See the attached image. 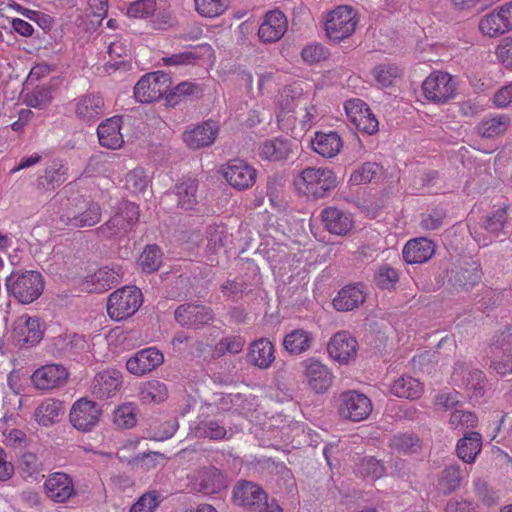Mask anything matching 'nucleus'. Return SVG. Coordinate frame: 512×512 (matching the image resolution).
Segmentation results:
<instances>
[{"mask_svg": "<svg viewBox=\"0 0 512 512\" xmlns=\"http://www.w3.org/2000/svg\"><path fill=\"white\" fill-rule=\"evenodd\" d=\"M44 287L42 274L34 270L12 271L5 279L8 296L24 305L36 301L42 295Z\"/></svg>", "mask_w": 512, "mask_h": 512, "instance_id": "nucleus-1", "label": "nucleus"}, {"mask_svg": "<svg viewBox=\"0 0 512 512\" xmlns=\"http://www.w3.org/2000/svg\"><path fill=\"white\" fill-rule=\"evenodd\" d=\"M139 216V206L133 202H125L106 222L97 227L94 233L104 240H123L133 230Z\"/></svg>", "mask_w": 512, "mask_h": 512, "instance_id": "nucleus-2", "label": "nucleus"}, {"mask_svg": "<svg viewBox=\"0 0 512 512\" xmlns=\"http://www.w3.org/2000/svg\"><path fill=\"white\" fill-rule=\"evenodd\" d=\"M298 189L309 197H325L338 185L336 174L329 168L307 167L296 180Z\"/></svg>", "mask_w": 512, "mask_h": 512, "instance_id": "nucleus-3", "label": "nucleus"}, {"mask_svg": "<svg viewBox=\"0 0 512 512\" xmlns=\"http://www.w3.org/2000/svg\"><path fill=\"white\" fill-rule=\"evenodd\" d=\"M143 302L142 292L135 286H126L108 297L107 312L111 319L120 321L134 315Z\"/></svg>", "mask_w": 512, "mask_h": 512, "instance_id": "nucleus-4", "label": "nucleus"}, {"mask_svg": "<svg viewBox=\"0 0 512 512\" xmlns=\"http://www.w3.org/2000/svg\"><path fill=\"white\" fill-rule=\"evenodd\" d=\"M172 86L171 77L162 71L146 74L134 87V97L140 103H151L165 97Z\"/></svg>", "mask_w": 512, "mask_h": 512, "instance_id": "nucleus-5", "label": "nucleus"}, {"mask_svg": "<svg viewBox=\"0 0 512 512\" xmlns=\"http://www.w3.org/2000/svg\"><path fill=\"white\" fill-rule=\"evenodd\" d=\"M349 6H338L329 13L325 23L326 35L333 43H340L350 37L356 30L357 20Z\"/></svg>", "mask_w": 512, "mask_h": 512, "instance_id": "nucleus-6", "label": "nucleus"}, {"mask_svg": "<svg viewBox=\"0 0 512 512\" xmlns=\"http://www.w3.org/2000/svg\"><path fill=\"white\" fill-rule=\"evenodd\" d=\"M175 321L184 328L199 330L211 325L215 320L214 310L197 302L179 305L174 311Z\"/></svg>", "mask_w": 512, "mask_h": 512, "instance_id": "nucleus-7", "label": "nucleus"}, {"mask_svg": "<svg viewBox=\"0 0 512 512\" xmlns=\"http://www.w3.org/2000/svg\"><path fill=\"white\" fill-rule=\"evenodd\" d=\"M371 411L372 403L366 395L354 390L340 394L338 412L344 419L360 422L365 420Z\"/></svg>", "mask_w": 512, "mask_h": 512, "instance_id": "nucleus-8", "label": "nucleus"}, {"mask_svg": "<svg viewBox=\"0 0 512 512\" xmlns=\"http://www.w3.org/2000/svg\"><path fill=\"white\" fill-rule=\"evenodd\" d=\"M422 90L426 99L442 104L455 96L456 83L448 73H433L424 80Z\"/></svg>", "mask_w": 512, "mask_h": 512, "instance_id": "nucleus-9", "label": "nucleus"}, {"mask_svg": "<svg viewBox=\"0 0 512 512\" xmlns=\"http://www.w3.org/2000/svg\"><path fill=\"white\" fill-rule=\"evenodd\" d=\"M232 499L237 506L251 512H261L268 500V495L260 485L243 480L234 486Z\"/></svg>", "mask_w": 512, "mask_h": 512, "instance_id": "nucleus-10", "label": "nucleus"}, {"mask_svg": "<svg viewBox=\"0 0 512 512\" xmlns=\"http://www.w3.org/2000/svg\"><path fill=\"white\" fill-rule=\"evenodd\" d=\"M102 410L87 397L77 400L70 410V422L79 431H91L99 422Z\"/></svg>", "mask_w": 512, "mask_h": 512, "instance_id": "nucleus-11", "label": "nucleus"}, {"mask_svg": "<svg viewBox=\"0 0 512 512\" xmlns=\"http://www.w3.org/2000/svg\"><path fill=\"white\" fill-rule=\"evenodd\" d=\"M482 275L481 265L478 262H466L464 265L451 269L448 284L457 293L469 292L479 284Z\"/></svg>", "mask_w": 512, "mask_h": 512, "instance_id": "nucleus-12", "label": "nucleus"}, {"mask_svg": "<svg viewBox=\"0 0 512 512\" xmlns=\"http://www.w3.org/2000/svg\"><path fill=\"white\" fill-rule=\"evenodd\" d=\"M345 111L348 120L358 131L368 135L375 134L379 129V123L370 108L360 99L348 100L345 103Z\"/></svg>", "mask_w": 512, "mask_h": 512, "instance_id": "nucleus-13", "label": "nucleus"}, {"mask_svg": "<svg viewBox=\"0 0 512 512\" xmlns=\"http://www.w3.org/2000/svg\"><path fill=\"white\" fill-rule=\"evenodd\" d=\"M12 338L20 347L39 343L43 338L39 318L27 314L19 316L13 323Z\"/></svg>", "mask_w": 512, "mask_h": 512, "instance_id": "nucleus-14", "label": "nucleus"}, {"mask_svg": "<svg viewBox=\"0 0 512 512\" xmlns=\"http://www.w3.org/2000/svg\"><path fill=\"white\" fill-rule=\"evenodd\" d=\"M46 496L55 503H65L76 495L72 478L63 472L48 475L44 482Z\"/></svg>", "mask_w": 512, "mask_h": 512, "instance_id": "nucleus-15", "label": "nucleus"}, {"mask_svg": "<svg viewBox=\"0 0 512 512\" xmlns=\"http://www.w3.org/2000/svg\"><path fill=\"white\" fill-rule=\"evenodd\" d=\"M223 177L235 189L245 190L256 181V170L240 159H233L223 168Z\"/></svg>", "mask_w": 512, "mask_h": 512, "instance_id": "nucleus-16", "label": "nucleus"}, {"mask_svg": "<svg viewBox=\"0 0 512 512\" xmlns=\"http://www.w3.org/2000/svg\"><path fill=\"white\" fill-rule=\"evenodd\" d=\"M122 374L115 369H107L98 372L90 386L91 394L98 399L114 397L122 387Z\"/></svg>", "mask_w": 512, "mask_h": 512, "instance_id": "nucleus-17", "label": "nucleus"}, {"mask_svg": "<svg viewBox=\"0 0 512 512\" xmlns=\"http://www.w3.org/2000/svg\"><path fill=\"white\" fill-rule=\"evenodd\" d=\"M68 378L67 369L60 364H47L36 369L31 381L38 390H51L64 385Z\"/></svg>", "mask_w": 512, "mask_h": 512, "instance_id": "nucleus-18", "label": "nucleus"}, {"mask_svg": "<svg viewBox=\"0 0 512 512\" xmlns=\"http://www.w3.org/2000/svg\"><path fill=\"white\" fill-rule=\"evenodd\" d=\"M102 207L96 201L84 202L78 211H67L62 221L74 228L93 227L101 221Z\"/></svg>", "mask_w": 512, "mask_h": 512, "instance_id": "nucleus-19", "label": "nucleus"}, {"mask_svg": "<svg viewBox=\"0 0 512 512\" xmlns=\"http://www.w3.org/2000/svg\"><path fill=\"white\" fill-rule=\"evenodd\" d=\"M219 133V126L213 120H207L195 128L183 133V141L193 150L211 146Z\"/></svg>", "mask_w": 512, "mask_h": 512, "instance_id": "nucleus-20", "label": "nucleus"}, {"mask_svg": "<svg viewBox=\"0 0 512 512\" xmlns=\"http://www.w3.org/2000/svg\"><path fill=\"white\" fill-rule=\"evenodd\" d=\"M286 16L280 10L266 13L265 19L258 29V36L264 43H274L280 40L287 31Z\"/></svg>", "mask_w": 512, "mask_h": 512, "instance_id": "nucleus-21", "label": "nucleus"}, {"mask_svg": "<svg viewBox=\"0 0 512 512\" xmlns=\"http://www.w3.org/2000/svg\"><path fill=\"white\" fill-rule=\"evenodd\" d=\"M164 361L163 354L156 348L150 347L138 351L126 362L127 370L134 375H143L151 372Z\"/></svg>", "mask_w": 512, "mask_h": 512, "instance_id": "nucleus-22", "label": "nucleus"}, {"mask_svg": "<svg viewBox=\"0 0 512 512\" xmlns=\"http://www.w3.org/2000/svg\"><path fill=\"white\" fill-rule=\"evenodd\" d=\"M357 340L347 331L336 333L328 343L329 355L339 363H347L357 353Z\"/></svg>", "mask_w": 512, "mask_h": 512, "instance_id": "nucleus-23", "label": "nucleus"}, {"mask_svg": "<svg viewBox=\"0 0 512 512\" xmlns=\"http://www.w3.org/2000/svg\"><path fill=\"white\" fill-rule=\"evenodd\" d=\"M309 386L316 393H324L332 384V373L320 361L310 358L303 362Z\"/></svg>", "mask_w": 512, "mask_h": 512, "instance_id": "nucleus-24", "label": "nucleus"}, {"mask_svg": "<svg viewBox=\"0 0 512 512\" xmlns=\"http://www.w3.org/2000/svg\"><path fill=\"white\" fill-rule=\"evenodd\" d=\"M197 490L205 495L220 493L228 486L227 477L215 467L201 469L197 477Z\"/></svg>", "mask_w": 512, "mask_h": 512, "instance_id": "nucleus-25", "label": "nucleus"}, {"mask_svg": "<svg viewBox=\"0 0 512 512\" xmlns=\"http://www.w3.org/2000/svg\"><path fill=\"white\" fill-rule=\"evenodd\" d=\"M321 219L324 227L331 233L339 236L346 235L353 226L351 216L336 208L327 207L321 212Z\"/></svg>", "mask_w": 512, "mask_h": 512, "instance_id": "nucleus-26", "label": "nucleus"}, {"mask_svg": "<svg viewBox=\"0 0 512 512\" xmlns=\"http://www.w3.org/2000/svg\"><path fill=\"white\" fill-rule=\"evenodd\" d=\"M435 252L434 243L426 237L409 240L403 248V258L409 264L428 261Z\"/></svg>", "mask_w": 512, "mask_h": 512, "instance_id": "nucleus-27", "label": "nucleus"}, {"mask_svg": "<svg viewBox=\"0 0 512 512\" xmlns=\"http://www.w3.org/2000/svg\"><path fill=\"white\" fill-rule=\"evenodd\" d=\"M122 118L114 116L103 121L97 128V135L101 146L108 149L121 148L124 140L120 132Z\"/></svg>", "mask_w": 512, "mask_h": 512, "instance_id": "nucleus-28", "label": "nucleus"}, {"mask_svg": "<svg viewBox=\"0 0 512 512\" xmlns=\"http://www.w3.org/2000/svg\"><path fill=\"white\" fill-rule=\"evenodd\" d=\"M76 115L85 121H96L105 115L104 99L99 94H86L76 104Z\"/></svg>", "mask_w": 512, "mask_h": 512, "instance_id": "nucleus-29", "label": "nucleus"}, {"mask_svg": "<svg viewBox=\"0 0 512 512\" xmlns=\"http://www.w3.org/2000/svg\"><path fill=\"white\" fill-rule=\"evenodd\" d=\"M248 358L252 365L266 369L275 360L274 345L267 338L257 339L249 347Z\"/></svg>", "mask_w": 512, "mask_h": 512, "instance_id": "nucleus-30", "label": "nucleus"}, {"mask_svg": "<svg viewBox=\"0 0 512 512\" xmlns=\"http://www.w3.org/2000/svg\"><path fill=\"white\" fill-rule=\"evenodd\" d=\"M365 301L363 285H347L342 288L336 298L333 299V305L338 311H351Z\"/></svg>", "mask_w": 512, "mask_h": 512, "instance_id": "nucleus-31", "label": "nucleus"}, {"mask_svg": "<svg viewBox=\"0 0 512 512\" xmlns=\"http://www.w3.org/2000/svg\"><path fill=\"white\" fill-rule=\"evenodd\" d=\"M311 143L313 150L324 158L335 157L343 147L342 139L336 132H317Z\"/></svg>", "mask_w": 512, "mask_h": 512, "instance_id": "nucleus-32", "label": "nucleus"}, {"mask_svg": "<svg viewBox=\"0 0 512 512\" xmlns=\"http://www.w3.org/2000/svg\"><path fill=\"white\" fill-rule=\"evenodd\" d=\"M67 168L60 162L54 161L44 170V174L37 178V189L51 192L60 187L67 179Z\"/></svg>", "mask_w": 512, "mask_h": 512, "instance_id": "nucleus-33", "label": "nucleus"}, {"mask_svg": "<svg viewBox=\"0 0 512 512\" xmlns=\"http://www.w3.org/2000/svg\"><path fill=\"white\" fill-rule=\"evenodd\" d=\"M314 336L311 332L299 328L285 335L283 347L290 355H300L311 349Z\"/></svg>", "mask_w": 512, "mask_h": 512, "instance_id": "nucleus-34", "label": "nucleus"}, {"mask_svg": "<svg viewBox=\"0 0 512 512\" xmlns=\"http://www.w3.org/2000/svg\"><path fill=\"white\" fill-rule=\"evenodd\" d=\"M511 125V118L506 114H498L484 118L476 127L479 136L491 139L503 135Z\"/></svg>", "mask_w": 512, "mask_h": 512, "instance_id": "nucleus-35", "label": "nucleus"}, {"mask_svg": "<svg viewBox=\"0 0 512 512\" xmlns=\"http://www.w3.org/2000/svg\"><path fill=\"white\" fill-rule=\"evenodd\" d=\"M482 448V436L475 431L467 432L458 440L456 446L457 456L465 463L471 464L475 461Z\"/></svg>", "mask_w": 512, "mask_h": 512, "instance_id": "nucleus-36", "label": "nucleus"}, {"mask_svg": "<svg viewBox=\"0 0 512 512\" xmlns=\"http://www.w3.org/2000/svg\"><path fill=\"white\" fill-rule=\"evenodd\" d=\"M463 479V471L459 464L448 465L439 474L438 490L443 495H450L460 488Z\"/></svg>", "mask_w": 512, "mask_h": 512, "instance_id": "nucleus-37", "label": "nucleus"}, {"mask_svg": "<svg viewBox=\"0 0 512 512\" xmlns=\"http://www.w3.org/2000/svg\"><path fill=\"white\" fill-rule=\"evenodd\" d=\"M290 152V142L280 138L267 140L259 148L262 159L274 162L287 159Z\"/></svg>", "mask_w": 512, "mask_h": 512, "instance_id": "nucleus-38", "label": "nucleus"}, {"mask_svg": "<svg viewBox=\"0 0 512 512\" xmlns=\"http://www.w3.org/2000/svg\"><path fill=\"white\" fill-rule=\"evenodd\" d=\"M191 433L197 438H208L215 441L228 439L225 426L213 419L201 420L191 427Z\"/></svg>", "mask_w": 512, "mask_h": 512, "instance_id": "nucleus-39", "label": "nucleus"}, {"mask_svg": "<svg viewBox=\"0 0 512 512\" xmlns=\"http://www.w3.org/2000/svg\"><path fill=\"white\" fill-rule=\"evenodd\" d=\"M391 392L400 398L417 399L421 396L422 385L411 376H402L394 381Z\"/></svg>", "mask_w": 512, "mask_h": 512, "instance_id": "nucleus-40", "label": "nucleus"}, {"mask_svg": "<svg viewBox=\"0 0 512 512\" xmlns=\"http://www.w3.org/2000/svg\"><path fill=\"white\" fill-rule=\"evenodd\" d=\"M62 412V403L54 399L43 401L35 410L36 421L42 426L54 424Z\"/></svg>", "mask_w": 512, "mask_h": 512, "instance_id": "nucleus-41", "label": "nucleus"}, {"mask_svg": "<svg viewBox=\"0 0 512 512\" xmlns=\"http://www.w3.org/2000/svg\"><path fill=\"white\" fill-rule=\"evenodd\" d=\"M402 74V69L394 63H382L372 70L375 81L381 87L393 86L397 79L402 77Z\"/></svg>", "mask_w": 512, "mask_h": 512, "instance_id": "nucleus-42", "label": "nucleus"}, {"mask_svg": "<svg viewBox=\"0 0 512 512\" xmlns=\"http://www.w3.org/2000/svg\"><path fill=\"white\" fill-rule=\"evenodd\" d=\"M197 181L194 179H186L177 184L174 189V194L177 197L178 206L188 210L193 207L197 202Z\"/></svg>", "mask_w": 512, "mask_h": 512, "instance_id": "nucleus-43", "label": "nucleus"}, {"mask_svg": "<svg viewBox=\"0 0 512 512\" xmlns=\"http://www.w3.org/2000/svg\"><path fill=\"white\" fill-rule=\"evenodd\" d=\"M22 98L27 106L44 109L52 101V86L49 84L36 86L31 91L23 92Z\"/></svg>", "mask_w": 512, "mask_h": 512, "instance_id": "nucleus-44", "label": "nucleus"}, {"mask_svg": "<svg viewBox=\"0 0 512 512\" xmlns=\"http://www.w3.org/2000/svg\"><path fill=\"white\" fill-rule=\"evenodd\" d=\"M162 256V251L158 245L149 244L142 251L138 259V265L143 272L154 273L159 270L162 264Z\"/></svg>", "mask_w": 512, "mask_h": 512, "instance_id": "nucleus-45", "label": "nucleus"}, {"mask_svg": "<svg viewBox=\"0 0 512 512\" xmlns=\"http://www.w3.org/2000/svg\"><path fill=\"white\" fill-rule=\"evenodd\" d=\"M390 447L404 454H414L421 450L422 442L414 433H398L391 438Z\"/></svg>", "mask_w": 512, "mask_h": 512, "instance_id": "nucleus-46", "label": "nucleus"}, {"mask_svg": "<svg viewBox=\"0 0 512 512\" xmlns=\"http://www.w3.org/2000/svg\"><path fill=\"white\" fill-rule=\"evenodd\" d=\"M479 29L484 35L489 37H497L510 31L507 25H505L503 18L496 10L481 18Z\"/></svg>", "mask_w": 512, "mask_h": 512, "instance_id": "nucleus-47", "label": "nucleus"}, {"mask_svg": "<svg viewBox=\"0 0 512 512\" xmlns=\"http://www.w3.org/2000/svg\"><path fill=\"white\" fill-rule=\"evenodd\" d=\"M108 53L111 61L108 63V69L129 70L131 67L130 51L120 42L111 43L108 47Z\"/></svg>", "mask_w": 512, "mask_h": 512, "instance_id": "nucleus-48", "label": "nucleus"}, {"mask_svg": "<svg viewBox=\"0 0 512 512\" xmlns=\"http://www.w3.org/2000/svg\"><path fill=\"white\" fill-rule=\"evenodd\" d=\"M383 174V167L376 162H365L354 171L350 177L353 184L370 183L378 181Z\"/></svg>", "mask_w": 512, "mask_h": 512, "instance_id": "nucleus-49", "label": "nucleus"}, {"mask_svg": "<svg viewBox=\"0 0 512 512\" xmlns=\"http://www.w3.org/2000/svg\"><path fill=\"white\" fill-rule=\"evenodd\" d=\"M137 423V410L133 404L120 405L113 412V424L119 429H130Z\"/></svg>", "mask_w": 512, "mask_h": 512, "instance_id": "nucleus-50", "label": "nucleus"}, {"mask_svg": "<svg viewBox=\"0 0 512 512\" xmlns=\"http://www.w3.org/2000/svg\"><path fill=\"white\" fill-rule=\"evenodd\" d=\"M168 390L164 383L158 380L149 381L140 391L143 402H163L167 398Z\"/></svg>", "mask_w": 512, "mask_h": 512, "instance_id": "nucleus-51", "label": "nucleus"}, {"mask_svg": "<svg viewBox=\"0 0 512 512\" xmlns=\"http://www.w3.org/2000/svg\"><path fill=\"white\" fill-rule=\"evenodd\" d=\"M196 11L204 17H216L225 12L228 0H194Z\"/></svg>", "mask_w": 512, "mask_h": 512, "instance_id": "nucleus-52", "label": "nucleus"}, {"mask_svg": "<svg viewBox=\"0 0 512 512\" xmlns=\"http://www.w3.org/2000/svg\"><path fill=\"white\" fill-rule=\"evenodd\" d=\"M19 470L24 478H34L42 471V463L36 454L25 452L19 460Z\"/></svg>", "mask_w": 512, "mask_h": 512, "instance_id": "nucleus-53", "label": "nucleus"}, {"mask_svg": "<svg viewBox=\"0 0 512 512\" xmlns=\"http://www.w3.org/2000/svg\"><path fill=\"white\" fill-rule=\"evenodd\" d=\"M306 99L301 94L296 95L291 89H284L279 97V107L283 112H294L298 107L307 111Z\"/></svg>", "mask_w": 512, "mask_h": 512, "instance_id": "nucleus-54", "label": "nucleus"}, {"mask_svg": "<svg viewBox=\"0 0 512 512\" xmlns=\"http://www.w3.org/2000/svg\"><path fill=\"white\" fill-rule=\"evenodd\" d=\"M357 472L362 476L378 479L385 474V467L380 460L375 457H364L357 464Z\"/></svg>", "mask_w": 512, "mask_h": 512, "instance_id": "nucleus-55", "label": "nucleus"}, {"mask_svg": "<svg viewBox=\"0 0 512 512\" xmlns=\"http://www.w3.org/2000/svg\"><path fill=\"white\" fill-rule=\"evenodd\" d=\"M507 220V207H501L487 215L482 227L489 233L499 236Z\"/></svg>", "mask_w": 512, "mask_h": 512, "instance_id": "nucleus-56", "label": "nucleus"}, {"mask_svg": "<svg viewBox=\"0 0 512 512\" xmlns=\"http://www.w3.org/2000/svg\"><path fill=\"white\" fill-rule=\"evenodd\" d=\"M207 247L210 251L216 253L226 245L228 233L224 226H209L207 231Z\"/></svg>", "mask_w": 512, "mask_h": 512, "instance_id": "nucleus-57", "label": "nucleus"}, {"mask_svg": "<svg viewBox=\"0 0 512 512\" xmlns=\"http://www.w3.org/2000/svg\"><path fill=\"white\" fill-rule=\"evenodd\" d=\"M92 281L97 285V290L107 291L119 283V276L113 269L105 267L92 276Z\"/></svg>", "mask_w": 512, "mask_h": 512, "instance_id": "nucleus-58", "label": "nucleus"}, {"mask_svg": "<svg viewBox=\"0 0 512 512\" xmlns=\"http://www.w3.org/2000/svg\"><path fill=\"white\" fill-rule=\"evenodd\" d=\"M155 11V0H137L129 5L127 15L136 19H145L152 16Z\"/></svg>", "mask_w": 512, "mask_h": 512, "instance_id": "nucleus-59", "label": "nucleus"}, {"mask_svg": "<svg viewBox=\"0 0 512 512\" xmlns=\"http://www.w3.org/2000/svg\"><path fill=\"white\" fill-rule=\"evenodd\" d=\"M449 423L453 429L474 428L478 417L470 411L455 410L450 415Z\"/></svg>", "mask_w": 512, "mask_h": 512, "instance_id": "nucleus-60", "label": "nucleus"}, {"mask_svg": "<svg viewBox=\"0 0 512 512\" xmlns=\"http://www.w3.org/2000/svg\"><path fill=\"white\" fill-rule=\"evenodd\" d=\"M161 502L157 491L144 493L130 508V512H154Z\"/></svg>", "mask_w": 512, "mask_h": 512, "instance_id": "nucleus-61", "label": "nucleus"}, {"mask_svg": "<svg viewBox=\"0 0 512 512\" xmlns=\"http://www.w3.org/2000/svg\"><path fill=\"white\" fill-rule=\"evenodd\" d=\"M149 178L141 168L130 171L125 178L126 188L133 193L144 191L148 186Z\"/></svg>", "mask_w": 512, "mask_h": 512, "instance_id": "nucleus-62", "label": "nucleus"}, {"mask_svg": "<svg viewBox=\"0 0 512 512\" xmlns=\"http://www.w3.org/2000/svg\"><path fill=\"white\" fill-rule=\"evenodd\" d=\"M446 216L444 208L436 207L429 213L422 215L420 226L423 230H437L443 225Z\"/></svg>", "mask_w": 512, "mask_h": 512, "instance_id": "nucleus-63", "label": "nucleus"}, {"mask_svg": "<svg viewBox=\"0 0 512 512\" xmlns=\"http://www.w3.org/2000/svg\"><path fill=\"white\" fill-rule=\"evenodd\" d=\"M374 281L382 289H390L398 282L397 271L390 266H382L375 274Z\"/></svg>", "mask_w": 512, "mask_h": 512, "instance_id": "nucleus-64", "label": "nucleus"}]
</instances>
